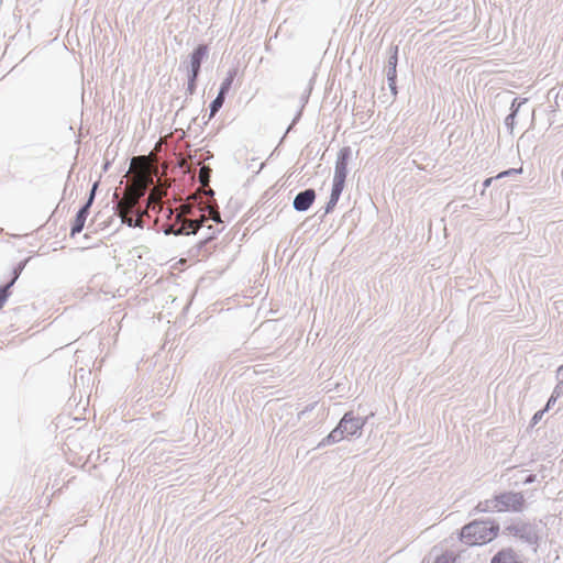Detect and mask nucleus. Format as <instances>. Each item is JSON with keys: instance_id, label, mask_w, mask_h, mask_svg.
<instances>
[{"instance_id": "nucleus-1", "label": "nucleus", "mask_w": 563, "mask_h": 563, "mask_svg": "<svg viewBox=\"0 0 563 563\" xmlns=\"http://www.w3.org/2000/svg\"><path fill=\"white\" fill-rule=\"evenodd\" d=\"M500 526L495 520H473L462 527L460 540L470 547L492 542L499 533Z\"/></svg>"}, {"instance_id": "nucleus-2", "label": "nucleus", "mask_w": 563, "mask_h": 563, "mask_svg": "<svg viewBox=\"0 0 563 563\" xmlns=\"http://www.w3.org/2000/svg\"><path fill=\"white\" fill-rule=\"evenodd\" d=\"M505 532L530 545L537 547L539 543V526L537 523L519 520L505 527Z\"/></svg>"}, {"instance_id": "nucleus-3", "label": "nucleus", "mask_w": 563, "mask_h": 563, "mask_svg": "<svg viewBox=\"0 0 563 563\" xmlns=\"http://www.w3.org/2000/svg\"><path fill=\"white\" fill-rule=\"evenodd\" d=\"M498 504V512L512 511L521 512L523 510L526 499L522 493L503 492L496 495Z\"/></svg>"}, {"instance_id": "nucleus-4", "label": "nucleus", "mask_w": 563, "mask_h": 563, "mask_svg": "<svg viewBox=\"0 0 563 563\" xmlns=\"http://www.w3.org/2000/svg\"><path fill=\"white\" fill-rule=\"evenodd\" d=\"M367 418L355 416L353 411H347L340 419L339 423L344 437H360Z\"/></svg>"}, {"instance_id": "nucleus-5", "label": "nucleus", "mask_w": 563, "mask_h": 563, "mask_svg": "<svg viewBox=\"0 0 563 563\" xmlns=\"http://www.w3.org/2000/svg\"><path fill=\"white\" fill-rule=\"evenodd\" d=\"M209 56V46L207 44H198L189 55L188 63H184L187 74L200 76L201 65Z\"/></svg>"}, {"instance_id": "nucleus-6", "label": "nucleus", "mask_w": 563, "mask_h": 563, "mask_svg": "<svg viewBox=\"0 0 563 563\" xmlns=\"http://www.w3.org/2000/svg\"><path fill=\"white\" fill-rule=\"evenodd\" d=\"M352 156V148L350 146H343L340 148L336 155L333 181L344 185L349 174L347 165Z\"/></svg>"}, {"instance_id": "nucleus-7", "label": "nucleus", "mask_w": 563, "mask_h": 563, "mask_svg": "<svg viewBox=\"0 0 563 563\" xmlns=\"http://www.w3.org/2000/svg\"><path fill=\"white\" fill-rule=\"evenodd\" d=\"M202 228V223L198 220H184L178 224H169L165 228L164 233L166 235H190L197 234L199 230Z\"/></svg>"}, {"instance_id": "nucleus-8", "label": "nucleus", "mask_w": 563, "mask_h": 563, "mask_svg": "<svg viewBox=\"0 0 563 563\" xmlns=\"http://www.w3.org/2000/svg\"><path fill=\"white\" fill-rule=\"evenodd\" d=\"M316 197L317 194L313 188L301 190L295 196L292 208L298 212H305L313 205Z\"/></svg>"}, {"instance_id": "nucleus-9", "label": "nucleus", "mask_w": 563, "mask_h": 563, "mask_svg": "<svg viewBox=\"0 0 563 563\" xmlns=\"http://www.w3.org/2000/svg\"><path fill=\"white\" fill-rule=\"evenodd\" d=\"M490 563H523L519 554L512 548L499 550L490 559Z\"/></svg>"}, {"instance_id": "nucleus-10", "label": "nucleus", "mask_w": 563, "mask_h": 563, "mask_svg": "<svg viewBox=\"0 0 563 563\" xmlns=\"http://www.w3.org/2000/svg\"><path fill=\"white\" fill-rule=\"evenodd\" d=\"M341 428L342 427L340 426V423H338L336 427L325 438H323L318 443L317 449H321V448L338 443L341 440H343L345 437H344Z\"/></svg>"}, {"instance_id": "nucleus-11", "label": "nucleus", "mask_w": 563, "mask_h": 563, "mask_svg": "<svg viewBox=\"0 0 563 563\" xmlns=\"http://www.w3.org/2000/svg\"><path fill=\"white\" fill-rule=\"evenodd\" d=\"M120 217L122 223L126 224L130 228H142L143 221L139 216L129 214L131 206L121 207Z\"/></svg>"}, {"instance_id": "nucleus-12", "label": "nucleus", "mask_w": 563, "mask_h": 563, "mask_svg": "<svg viewBox=\"0 0 563 563\" xmlns=\"http://www.w3.org/2000/svg\"><path fill=\"white\" fill-rule=\"evenodd\" d=\"M238 69L231 68L228 70L225 78L222 80L218 93L220 96L227 97L232 88V84L236 77Z\"/></svg>"}, {"instance_id": "nucleus-13", "label": "nucleus", "mask_w": 563, "mask_h": 563, "mask_svg": "<svg viewBox=\"0 0 563 563\" xmlns=\"http://www.w3.org/2000/svg\"><path fill=\"white\" fill-rule=\"evenodd\" d=\"M311 91H312V79H310L307 88L305 89V91L302 92L301 97H300V101H301V108L300 110L297 112V114L295 115L291 124L288 126L287 129V132L291 130V128L299 121L300 117H301V113H302V109L303 107L306 106V103L308 102L309 100V97L311 95Z\"/></svg>"}, {"instance_id": "nucleus-14", "label": "nucleus", "mask_w": 563, "mask_h": 563, "mask_svg": "<svg viewBox=\"0 0 563 563\" xmlns=\"http://www.w3.org/2000/svg\"><path fill=\"white\" fill-rule=\"evenodd\" d=\"M497 497L496 495L490 498L483 501H479L473 509V512H489V511H498V504H497Z\"/></svg>"}, {"instance_id": "nucleus-15", "label": "nucleus", "mask_w": 563, "mask_h": 563, "mask_svg": "<svg viewBox=\"0 0 563 563\" xmlns=\"http://www.w3.org/2000/svg\"><path fill=\"white\" fill-rule=\"evenodd\" d=\"M86 220H87V217H85L81 213H76V216H75V218H74V220L71 222V225H70V233H69V235L71 238H74L75 235L79 234L84 230Z\"/></svg>"}, {"instance_id": "nucleus-16", "label": "nucleus", "mask_w": 563, "mask_h": 563, "mask_svg": "<svg viewBox=\"0 0 563 563\" xmlns=\"http://www.w3.org/2000/svg\"><path fill=\"white\" fill-rule=\"evenodd\" d=\"M224 101L225 97L220 96L218 93L217 97L209 104V119H212L219 112Z\"/></svg>"}, {"instance_id": "nucleus-17", "label": "nucleus", "mask_w": 563, "mask_h": 563, "mask_svg": "<svg viewBox=\"0 0 563 563\" xmlns=\"http://www.w3.org/2000/svg\"><path fill=\"white\" fill-rule=\"evenodd\" d=\"M29 262V258H25L21 262H19L12 269V276L9 283H12L14 285L16 280L19 279L20 275L22 274L23 269L25 268L26 264Z\"/></svg>"}, {"instance_id": "nucleus-18", "label": "nucleus", "mask_w": 563, "mask_h": 563, "mask_svg": "<svg viewBox=\"0 0 563 563\" xmlns=\"http://www.w3.org/2000/svg\"><path fill=\"white\" fill-rule=\"evenodd\" d=\"M12 283L7 282L0 286V309L5 305L11 295Z\"/></svg>"}, {"instance_id": "nucleus-19", "label": "nucleus", "mask_w": 563, "mask_h": 563, "mask_svg": "<svg viewBox=\"0 0 563 563\" xmlns=\"http://www.w3.org/2000/svg\"><path fill=\"white\" fill-rule=\"evenodd\" d=\"M198 78L199 76L197 75H194V74H187V93L188 95H194L196 92V89H197V81H198Z\"/></svg>"}, {"instance_id": "nucleus-20", "label": "nucleus", "mask_w": 563, "mask_h": 563, "mask_svg": "<svg viewBox=\"0 0 563 563\" xmlns=\"http://www.w3.org/2000/svg\"><path fill=\"white\" fill-rule=\"evenodd\" d=\"M344 189V185H341V184H338V183H332V188H331V194H330V200L332 201H335L338 203L341 195H342V191Z\"/></svg>"}, {"instance_id": "nucleus-21", "label": "nucleus", "mask_w": 563, "mask_h": 563, "mask_svg": "<svg viewBox=\"0 0 563 563\" xmlns=\"http://www.w3.org/2000/svg\"><path fill=\"white\" fill-rule=\"evenodd\" d=\"M397 63H398V46L396 45V46H391L389 49L387 68L388 67L397 68Z\"/></svg>"}, {"instance_id": "nucleus-22", "label": "nucleus", "mask_w": 563, "mask_h": 563, "mask_svg": "<svg viewBox=\"0 0 563 563\" xmlns=\"http://www.w3.org/2000/svg\"><path fill=\"white\" fill-rule=\"evenodd\" d=\"M527 102V99H520V98H514L512 102L510 104V112L509 114L517 115L521 106Z\"/></svg>"}, {"instance_id": "nucleus-23", "label": "nucleus", "mask_w": 563, "mask_h": 563, "mask_svg": "<svg viewBox=\"0 0 563 563\" xmlns=\"http://www.w3.org/2000/svg\"><path fill=\"white\" fill-rule=\"evenodd\" d=\"M433 563H455V556L452 552H445L437 556Z\"/></svg>"}, {"instance_id": "nucleus-24", "label": "nucleus", "mask_w": 563, "mask_h": 563, "mask_svg": "<svg viewBox=\"0 0 563 563\" xmlns=\"http://www.w3.org/2000/svg\"><path fill=\"white\" fill-rule=\"evenodd\" d=\"M208 230H213L212 225H209L207 227ZM216 238V232L212 231V233L210 235H207L206 238L201 239L198 243H197V246L199 250H201L202 247H205L207 245V243L209 241H211L212 239Z\"/></svg>"}, {"instance_id": "nucleus-25", "label": "nucleus", "mask_w": 563, "mask_h": 563, "mask_svg": "<svg viewBox=\"0 0 563 563\" xmlns=\"http://www.w3.org/2000/svg\"><path fill=\"white\" fill-rule=\"evenodd\" d=\"M516 117L517 115H512V114H508L506 118H505V126L507 128V130L511 133L514 128H515V124H516Z\"/></svg>"}, {"instance_id": "nucleus-26", "label": "nucleus", "mask_w": 563, "mask_h": 563, "mask_svg": "<svg viewBox=\"0 0 563 563\" xmlns=\"http://www.w3.org/2000/svg\"><path fill=\"white\" fill-rule=\"evenodd\" d=\"M386 77L388 84H393L394 81H397V68L388 67L386 70Z\"/></svg>"}, {"instance_id": "nucleus-27", "label": "nucleus", "mask_w": 563, "mask_h": 563, "mask_svg": "<svg viewBox=\"0 0 563 563\" xmlns=\"http://www.w3.org/2000/svg\"><path fill=\"white\" fill-rule=\"evenodd\" d=\"M97 188H98V183H95L89 191V195L87 197V200L85 201V203H88L89 206H92L93 201H95V198H96V191H97Z\"/></svg>"}, {"instance_id": "nucleus-28", "label": "nucleus", "mask_w": 563, "mask_h": 563, "mask_svg": "<svg viewBox=\"0 0 563 563\" xmlns=\"http://www.w3.org/2000/svg\"><path fill=\"white\" fill-rule=\"evenodd\" d=\"M552 397L559 399L560 397L563 396V382H558L552 394H551Z\"/></svg>"}, {"instance_id": "nucleus-29", "label": "nucleus", "mask_w": 563, "mask_h": 563, "mask_svg": "<svg viewBox=\"0 0 563 563\" xmlns=\"http://www.w3.org/2000/svg\"><path fill=\"white\" fill-rule=\"evenodd\" d=\"M335 206H336V202L329 199V201L327 202V205L324 207V211L321 216V219H323L327 214L331 213L334 210Z\"/></svg>"}, {"instance_id": "nucleus-30", "label": "nucleus", "mask_w": 563, "mask_h": 563, "mask_svg": "<svg viewBox=\"0 0 563 563\" xmlns=\"http://www.w3.org/2000/svg\"><path fill=\"white\" fill-rule=\"evenodd\" d=\"M545 413L544 410H538L531 418V421H530V424L533 427L536 426L543 417V415Z\"/></svg>"}, {"instance_id": "nucleus-31", "label": "nucleus", "mask_w": 563, "mask_h": 563, "mask_svg": "<svg viewBox=\"0 0 563 563\" xmlns=\"http://www.w3.org/2000/svg\"><path fill=\"white\" fill-rule=\"evenodd\" d=\"M90 208H91V206H89L88 203H84V205L79 208V210L77 211V213H81V214H84L85 217H87V218H88L89 212H90Z\"/></svg>"}, {"instance_id": "nucleus-32", "label": "nucleus", "mask_w": 563, "mask_h": 563, "mask_svg": "<svg viewBox=\"0 0 563 563\" xmlns=\"http://www.w3.org/2000/svg\"><path fill=\"white\" fill-rule=\"evenodd\" d=\"M90 208H91V206H89L88 203H84V205L79 208V210L77 211V213H81V214H84L85 217H87V218H88L89 212H90Z\"/></svg>"}, {"instance_id": "nucleus-33", "label": "nucleus", "mask_w": 563, "mask_h": 563, "mask_svg": "<svg viewBox=\"0 0 563 563\" xmlns=\"http://www.w3.org/2000/svg\"><path fill=\"white\" fill-rule=\"evenodd\" d=\"M556 398L550 396V398L548 399L544 408L542 410H544L545 412L550 410V408L556 402Z\"/></svg>"}, {"instance_id": "nucleus-34", "label": "nucleus", "mask_w": 563, "mask_h": 563, "mask_svg": "<svg viewBox=\"0 0 563 563\" xmlns=\"http://www.w3.org/2000/svg\"><path fill=\"white\" fill-rule=\"evenodd\" d=\"M537 479V475L536 474H529L526 476V478L523 479V484L525 485H529V484H532L534 483Z\"/></svg>"}, {"instance_id": "nucleus-35", "label": "nucleus", "mask_w": 563, "mask_h": 563, "mask_svg": "<svg viewBox=\"0 0 563 563\" xmlns=\"http://www.w3.org/2000/svg\"><path fill=\"white\" fill-rule=\"evenodd\" d=\"M556 380L563 382V364L556 369Z\"/></svg>"}, {"instance_id": "nucleus-36", "label": "nucleus", "mask_w": 563, "mask_h": 563, "mask_svg": "<svg viewBox=\"0 0 563 563\" xmlns=\"http://www.w3.org/2000/svg\"><path fill=\"white\" fill-rule=\"evenodd\" d=\"M389 86V89H390V92L396 96L397 95V85H396V81H394L393 84H388Z\"/></svg>"}, {"instance_id": "nucleus-37", "label": "nucleus", "mask_w": 563, "mask_h": 563, "mask_svg": "<svg viewBox=\"0 0 563 563\" xmlns=\"http://www.w3.org/2000/svg\"><path fill=\"white\" fill-rule=\"evenodd\" d=\"M512 173H517V170H516V169H514V168L508 169V170H506V172L501 173V174L499 175V177H503V176H506V175H512Z\"/></svg>"}, {"instance_id": "nucleus-38", "label": "nucleus", "mask_w": 563, "mask_h": 563, "mask_svg": "<svg viewBox=\"0 0 563 563\" xmlns=\"http://www.w3.org/2000/svg\"><path fill=\"white\" fill-rule=\"evenodd\" d=\"M493 181L492 178H487L485 181H484V187H488L490 185V183Z\"/></svg>"}, {"instance_id": "nucleus-39", "label": "nucleus", "mask_w": 563, "mask_h": 563, "mask_svg": "<svg viewBox=\"0 0 563 563\" xmlns=\"http://www.w3.org/2000/svg\"><path fill=\"white\" fill-rule=\"evenodd\" d=\"M313 406H308L305 410H302L300 413H299V417L303 413H306L307 411H309L310 409H312Z\"/></svg>"}]
</instances>
